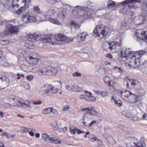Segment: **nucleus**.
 <instances>
[{"label": "nucleus", "mask_w": 147, "mask_h": 147, "mask_svg": "<svg viewBox=\"0 0 147 147\" xmlns=\"http://www.w3.org/2000/svg\"><path fill=\"white\" fill-rule=\"evenodd\" d=\"M45 19V16L41 12L38 14L35 13L34 12L31 13L30 12L26 13L24 15L22 19L24 22H32L38 21H43Z\"/></svg>", "instance_id": "f257e3e1"}, {"label": "nucleus", "mask_w": 147, "mask_h": 147, "mask_svg": "<svg viewBox=\"0 0 147 147\" xmlns=\"http://www.w3.org/2000/svg\"><path fill=\"white\" fill-rule=\"evenodd\" d=\"M66 37L61 34L50 36L48 37L43 38L41 41L44 44L50 43L53 45L59 44V41L66 40Z\"/></svg>", "instance_id": "f03ea898"}, {"label": "nucleus", "mask_w": 147, "mask_h": 147, "mask_svg": "<svg viewBox=\"0 0 147 147\" xmlns=\"http://www.w3.org/2000/svg\"><path fill=\"white\" fill-rule=\"evenodd\" d=\"M62 84L61 81H58L55 82V86H51L48 85H45L42 88V91L44 93L48 94L49 93H55L58 91L57 90L61 87Z\"/></svg>", "instance_id": "7ed1b4c3"}, {"label": "nucleus", "mask_w": 147, "mask_h": 147, "mask_svg": "<svg viewBox=\"0 0 147 147\" xmlns=\"http://www.w3.org/2000/svg\"><path fill=\"white\" fill-rule=\"evenodd\" d=\"M107 28L100 26H97L94 30L92 34L95 36H98L101 38H105L107 35L108 32L107 31Z\"/></svg>", "instance_id": "20e7f679"}, {"label": "nucleus", "mask_w": 147, "mask_h": 147, "mask_svg": "<svg viewBox=\"0 0 147 147\" xmlns=\"http://www.w3.org/2000/svg\"><path fill=\"white\" fill-rule=\"evenodd\" d=\"M6 28L7 30L3 32V34L5 36L17 34L18 33L19 28L16 26L9 24L6 25Z\"/></svg>", "instance_id": "39448f33"}, {"label": "nucleus", "mask_w": 147, "mask_h": 147, "mask_svg": "<svg viewBox=\"0 0 147 147\" xmlns=\"http://www.w3.org/2000/svg\"><path fill=\"white\" fill-rule=\"evenodd\" d=\"M74 14L76 16L82 17V18H86L88 14V12L83 10L80 7H76L73 11Z\"/></svg>", "instance_id": "423d86ee"}, {"label": "nucleus", "mask_w": 147, "mask_h": 147, "mask_svg": "<svg viewBox=\"0 0 147 147\" xmlns=\"http://www.w3.org/2000/svg\"><path fill=\"white\" fill-rule=\"evenodd\" d=\"M136 58V56L134 55L131 57L128 64L129 67L134 68L138 67L140 64V61Z\"/></svg>", "instance_id": "0eeeda50"}, {"label": "nucleus", "mask_w": 147, "mask_h": 147, "mask_svg": "<svg viewBox=\"0 0 147 147\" xmlns=\"http://www.w3.org/2000/svg\"><path fill=\"white\" fill-rule=\"evenodd\" d=\"M126 146L128 147H146L143 137H141L140 142H132L131 143H126Z\"/></svg>", "instance_id": "6e6552de"}, {"label": "nucleus", "mask_w": 147, "mask_h": 147, "mask_svg": "<svg viewBox=\"0 0 147 147\" xmlns=\"http://www.w3.org/2000/svg\"><path fill=\"white\" fill-rule=\"evenodd\" d=\"M95 115L91 112H87L84 114L83 119V124L86 126L88 125L89 123L90 122L91 119Z\"/></svg>", "instance_id": "1a4fd4ad"}, {"label": "nucleus", "mask_w": 147, "mask_h": 147, "mask_svg": "<svg viewBox=\"0 0 147 147\" xmlns=\"http://www.w3.org/2000/svg\"><path fill=\"white\" fill-rule=\"evenodd\" d=\"M26 2V0H19V3L21 6V7L16 11V13L18 14H20L24 12L28 8V4Z\"/></svg>", "instance_id": "9d476101"}, {"label": "nucleus", "mask_w": 147, "mask_h": 147, "mask_svg": "<svg viewBox=\"0 0 147 147\" xmlns=\"http://www.w3.org/2000/svg\"><path fill=\"white\" fill-rule=\"evenodd\" d=\"M65 18V16L62 13H60L58 15L56 19L51 18L49 21L51 23L59 25L61 22H63Z\"/></svg>", "instance_id": "9b49d317"}, {"label": "nucleus", "mask_w": 147, "mask_h": 147, "mask_svg": "<svg viewBox=\"0 0 147 147\" xmlns=\"http://www.w3.org/2000/svg\"><path fill=\"white\" fill-rule=\"evenodd\" d=\"M136 36L140 39L145 40L147 42V31H144L141 29L137 30Z\"/></svg>", "instance_id": "f8f14e48"}, {"label": "nucleus", "mask_w": 147, "mask_h": 147, "mask_svg": "<svg viewBox=\"0 0 147 147\" xmlns=\"http://www.w3.org/2000/svg\"><path fill=\"white\" fill-rule=\"evenodd\" d=\"M140 95H136L131 92L127 101L131 103H136L140 100Z\"/></svg>", "instance_id": "ddd939ff"}, {"label": "nucleus", "mask_w": 147, "mask_h": 147, "mask_svg": "<svg viewBox=\"0 0 147 147\" xmlns=\"http://www.w3.org/2000/svg\"><path fill=\"white\" fill-rule=\"evenodd\" d=\"M39 58L36 57L34 55H29L28 59V62L30 64L36 65L39 61Z\"/></svg>", "instance_id": "4468645a"}, {"label": "nucleus", "mask_w": 147, "mask_h": 147, "mask_svg": "<svg viewBox=\"0 0 147 147\" xmlns=\"http://www.w3.org/2000/svg\"><path fill=\"white\" fill-rule=\"evenodd\" d=\"M40 36L39 34L34 33L32 34H29V36H28L27 38L28 41L33 42L38 40L40 38Z\"/></svg>", "instance_id": "2eb2a0df"}, {"label": "nucleus", "mask_w": 147, "mask_h": 147, "mask_svg": "<svg viewBox=\"0 0 147 147\" xmlns=\"http://www.w3.org/2000/svg\"><path fill=\"white\" fill-rule=\"evenodd\" d=\"M125 80H126L127 82H130L131 85L134 86H139L140 83V81L137 80L130 79L127 77L125 78ZM127 86H129V84L128 82H127Z\"/></svg>", "instance_id": "dca6fc26"}, {"label": "nucleus", "mask_w": 147, "mask_h": 147, "mask_svg": "<svg viewBox=\"0 0 147 147\" xmlns=\"http://www.w3.org/2000/svg\"><path fill=\"white\" fill-rule=\"evenodd\" d=\"M121 96L123 99L127 101L128 100L129 96L131 94V92L128 90H125L123 92H120Z\"/></svg>", "instance_id": "f3484780"}, {"label": "nucleus", "mask_w": 147, "mask_h": 147, "mask_svg": "<svg viewBox=\"0 0 147 147\" xmlns=\"http://www.w3.org/2000/svg\"><path fill=\"white\" fill-rule=\"evenodd\" d=\"M87 35V33L86 32H83L77 36V39L79 42L84 41L86 38V36Z\"/></svg>", "instance_id": "a211bd4d"}, {"label": "nucleus", "mask_w": 147, "mask_h": 147, "mask_svg": "<svg viewBox=\"0 0 147 147\" xmlns=\"http://www.w3.org/2000/svg\"><path fill=\"white\" fill-rule=\"evenodd\" d=\"M46 140V141H49L50 142L53 144H60L62 143V141L58 139L55 138L54 137H51L49 136Z\"/></svg>", "instance_id": "6ab92c4d"}, {"label": "nucleus", "mask_w": 147, "mask_h": 147, "mask_svg": "<svg viewBox=\"0 0 147 147\" xmlns=\"http://www.w3.org/2000/svg\"><path fill=\"white\" fill-rule=\"evenodd\" d=\"M49 66H47L39 71V73L42 75H50Z\"/></svg>", "instance_id": "aec40b11"}, {"label": "nucleus", "mask_w": 147, "mask_h": 147, "mask_svg": "<svg viewBox=\"0 0 147 147\" xmlns=\"http://www.w3.org/2000/svg\"><path fill=\"white\" fill-rule=\"evenodd\" d=\"M117 42H112L111 43H109V49L110 50L113 51V52H115L118 50L116 46Z\"/></svg>", "instance_id": "412c9836"}, {"label": "nucleus", "mask_w": 147, "mask_h": 147, "mask_svg": "<svg viewBox=\"0 0 147 147\" xmlns=\"http://www.w3.org/2000/svg\"><path fill=\"white\" fill-rule=\"evenodd\" d=\"M10 5L9 0H0V7L2 5L5 7H8Z\"/></svg>", "instance_id": "4be33fe9"}, {"label": "nucleus", "mask_w": 147, "mask_h": 147, "mask_svg": "<svg viewBox=\"0 0 147 147\" xmlns=\"http://www.w3.org/2000/svg\"><path fill=\"white\" fill-rule=\"evenodd\" d=\"M18 103L19 104L18 105V107H27L30 108V103L28 101H25L23 102H22L20 101H18Z\"/></svg>", "instance_id": "5701e85b"}, {"label": "nucleus", "mask_w": 147, "mask_h": 147, "mask_svg": "<svg viewBox=\"0 0 147 147\" xmlns=\"http://www.w3.org/2000/svg\"><path fill=\"white\" fill-rule=\"evenodd\" d=\"M18 101H19L18 100V98L16 96V99L12 100L10 102H9L8 104L11 106H18V105L19 104L18 103Z\"/></svg>", "instance_id": "b1692460"}, {"label": "nucleus", "mask_w": 147, "mask_h": 147, "mask_svg": "<svg viewBox=\"0 0 147 147\" xmlns=\"http://www.w3.org/2000/svg\"><path fill=\"white\" fill-rule=\"evenodd\" d=\"M18 101H19L18 100V98L16 96V99L12 100L10 102H9L8 104L11 106H18V105L19 104L18 103Z\"/></svg>", "instance_id": "393cba45"}, {"label": "nucleus", "mask_w": 147, "mask_h": 147, "mask_svg": "<svg viewBox=\"0 0 147 147\" xmlns=\"http://www.w3.org/2000/svg\"><path fill=\"white\" fill-rule=\"evenodd\" d=\"M85 110H88L89 111L88 112H91L92 113H94L95 114V115H94V116L96 115V114L98 113L94 109V108L92 107L85 108L82 110V111H84Z\"/></svg>", "instance_id": "a878e982"}, {"label": "nucleus", "mask_w": 147, "mask_h": 147, "mask_svg": "<svg viewBox=\"0 0 147 147\" xmlns=\"http://www.w3.org/2000/svg\"><path fill=\"white\" fill-rule=\"evenodd\" d=\"M49 68L50 69L49 70L50 75H55L58 72V70L56 68L49 66Z\"/></svg>", "instance_id": "bb28decb"}, {"label": "nucleus", "mask_w": 147, "mask_h": 147, "mask_svg": "<svg viewBox=\"0 0 147 147\" xmlns=\"http://www.w3.org/2000/svg\"><path fill=\"white\" fill-rule=\"evenodd\" d=\"M18 2H19V0H13L12 3V7L15 9L16 10L17 8L19 6V4H18Z\"/></svg>", "instance_id": "cd10ccee"}, {"label": "nucleus", "mask_w": 147, "mask_h": 147, "mask_svg": "<svg viewBox=\"0 0 147 147\" xmlns=\"http://www.w3.org/2000/svg\"><path fill=\"white\" fill-rule=\"evenodd\" d=\"M97 94L98 95H101L103 97L108 96L109 93L106 91H98L97 92Z\"/></svg>", "instance_id": "c85d7f7f"}, {"label": "nucleus", "mask_w": 147, "mask_h": 147, "mask_svg": "<svg viewBox=\"0 0 147 147\" xmlns=\"http://www.w3.org/2000/svg\"><path fill=\"white\" fill-rule=\"evenodd\" d=\"M137 2L140 3V1L139 0H125L124 1L121 2V4L122 5H125V4H128L131 2Z\"/></svg>", "instance_id": "c756f323"}, {"label": "nucleus", "mask_w": 147, "mask_h": 147, "mask_svg": "<svg viewBox=\"0 0 147 147\" xmlns=\"http://www.w3.org/2000/svg\"><path fill=\"white\" fill-rule=\"evenodd\" d=\"M56 11L53 9H50L48 10L46 12V14L48 16H53L55 13Z\"/></svg>", "instance_id": "7c9ffc66"}, {"label": "nucleus", "mask_w": 147, "mask_h": 147, "mask_svg": "<svg viewBox=\"0 0 147 147\" xmlns=\"http://www.w3.org/2000/svg\"><path fill=\"white\" fill-rule=\"evenodd\" d=\"M145 53H146V49L145 50H141L138 51H137L136 54V55H136V57L138 58V57H137L138 55L140 56V57H141L144 55Z\"/></svg>", "instance_id": "2f4dec72"}, {"label": "nucleus", "mask_w": 147, "mask_h": 147, "mask_svg": "<svg viewBox=\"0 0 147 147\" xmlns=\"http://www.w3.org/2000/svg\"><path fill=\"white\" fill-rule=\"evenodd\" d=\"M142 20L144 22L147 21V12L146 16L143 17L142 16H140V18H138V21L139 22L138 24H142V23L140 21V20Z\"/></svg>", "instance_id": "473e14b6"}, {"label": "nucleus", "mask_w": 147, "mask_h": 147, "mask_svg": "<svg viewBox=\"0 0 147 147\" xmlns=\"http://www.w3.org/2000/svg\"><path fill=\"white\" fill-rule=\"evenodd\" d=\"M33 11L31 12L33 13V12L35 13L38 14V13H41V11L37 5H35L34 7ZM31 13V12H30Z\"/></svg>", "instance_id": "72a5a7b5"}, {"label": "nucleus", "mask_w": 147, "mask_h": 147, "mask_svg": "<svg viewBox=\"0 0 147 147\" xmlns=\"http://www.w3.org/2000/svg\"><path fill=\"white\" fill-rule=\"evenodd\" d=\"M51 108H48L43 109L42 111V113L44 114H48L51 112Z\"/></svg>", "instance_id": "f704fd0d"}, {"label": "nucleus", "mask_w": 147, "mask_h": 147, "mask_svg": "<svg viewBox=\"0 0 147 147\" xmlns=\"http://www.w3.org/2000/svg\"><path fill=\"white\" fill-rule=\"evenodd\" d=\"M115 5V3L112 1H109L108 2L107 6L109 8H112Z\"/></svg>", "instance_id": "c9c22d12"}, {"label": "nucleus", "mask_w": 147, "mask_h": 147, "mask_svg": "<svg viewBox=\"0 0 147 147\" xmlns=\"http://www.w3.org/2000/svg\"><path fill=\"white\" fill-rule=\"evenodd\" d=\"M105 82L107 84H108L110 86H111V81L109 78L107 76H105L103 78Z\"/></svg>", "instance_id": "e433bc0d"}, {"label": "nucleus", "mask_w": 147, "mask_h": 147, "mask_svg": "<svg viewBox=\"0 0 147 147\" xmlns=\"http://www.w3.org/2000/svg\"><path fill=\"white\" fill-rule=\"evenodd\" d=\"M102 47L104 51H107V50L109 49V44L104 43L102 44Z\"/></svg>", "instance_id": "4c0bfd02"}, {"label": "nucleus", "mask_w": 147, "mask_h": 147, "mask_svg": "<svg viewBox=\"0 0 147 147\" xmlns=\"http://www.w3.org/2000/svg\"><path fill=\"white\" fill-rule=\"evenodd\" d=\"M16 98V96L14 95H9L7 97V99L9 101V102H10L11 101Z\"/></svg>", "instance_id": "58836bf2"}, {"label": "nucleus", "mask_w": 147, "mask_h": 147, "mask_svg": "<svg viewBox=\"0 0 147 147\" xmlns=\"http://www.w3.org/2000/svg\"><path fill=\"white\" fill-rule=\"evenodd\" d=\"M71 25L75 28H80V24L78 23H76L75 22H71Z\"/></svg>", "instance_id": "ea45409f"}, {"label": "nucleus", "mask_w": 147, "mask_h": 147, "mask_svg": "<svg viewBox=\"0 0 147 147\" xmlns=\"http://www.w3.org/2000/svg\"><path fill=\"white\" fill-rule=\"evenodd\" d=\"M22 84L24 88L26 89H29L30 88L29 85L27 82H23Z\"/></svg>", "instance_id": "a19ab883"}, {"label": "nucleus", "mask_w": 147, "mask_h": 147, "mask_svg": "<svg viewBox=\"0 0 147 147\" xmlns=\"http://www.w3.org/2000/svg\"><path fill=\"white\" fill-rule=\"evenodd\" d=\"M118 127L123 131H125L126 132H128V128L126 127L121 125H119L118 126Z\"/></svg>", "instance_id": "79ce46f5"}, {"label": "nucleus", "mask_w": 147, "mask_h": 147, "mask_svg": "<svg viewBox=\"0 0 147 147\" xmlns=\"http://www.w3.org/2000/svg\"><path fill=\"white\" fill-rule=\"evenodd\" d=\"M96 100V98L94 96H88L87 97V100L90 101H95Z\"/></svg>", "instance_id": "37998d69"}, {"label": "nucleus", "mask_w": 147, "mask_h": 147, "mask_svg": "<svg viewBox=\"0 0 147 147\" xmlns=\"http://www.w3.org/2000/svg\"><path fill=\"white\" fill-rule=\"evenodd\" d=\"M72 84H70L65 86V88L69 91H73V88L72 87Z\"/></svg>", "instance_id": "c03bdc74"}, {"label": "nucleus", "mask_w": 147, "mask_h": 147, "mask_svg": "<svg viewBox=\"0 0 147 147\" xmlns=\"http://www.w3.org/2000/svg\"><path fill=\"white\" fill-rule=\"evenodd\" d=\"M89 140L92 142L94 141L97 140L95 136L92 134L90 135L89 137Z\"/></svg>", "instance_id": "a18cd8bd"}, {"label": "nucleus", "mask_w": 147, "mask_h": 147, "mask_svg": "<svg viewBox=\"0 0 147 147\" xmlns=\"http://www.w3.org/2000/svg\"><path fill=\"white\" fill-rule=\"evenodd\" d=\"M126 53L125 52V51L123 50L121 51L120 54H119V55L120 57H125L126 56Z\"/></svg>", "instance_id": "49530a36"}, {"label": "nucleus", "mask_w": 147, "mask_h": 147, "mask_svg": "<svg viewBox=\"0 0 147 147\" xmlns=\"http://www.w3.org/2000/svg\"><path fill=\"white\" fill-rule=\"evenodd\" d=\"M9 43V41L8 40H1L0 41V43L2 45H5L6 44H8Z\"/></svg>", "instance_id": "de8ad7c7"}, {"label": "nucleus", "mask_w": 147, "mask_h": 147, "mask_svg": "<svg viewBox=\"0 0 147 147\" xmlns=\"http://www.w3.org/2000/svg\"><path fill=\"white\" fill-rule=\"evenodd\" d=\"M76 130L77 129L74 127H71L70 128L71 132L74 134H75Z\"/></svg>", "instance_id": "09e8293b"}, {"label": "nucleus", "mask_w": 147, "mask_h": 147, "mask_svg": "<svg viewBox=\"0 0 147 147\" xmlns=\"http://www.w3.org/2000/svg\"><path fill=\"white\" fill-rule=\"evenodd\" d=\"M115 105L117 107H120L122 106V102L119 100H116L114 102Z\"/></svg>", "instance_id": "8fccbe9b"}, {"label": "nucleus", "mask_w": 147, "mask_h": 147, "mask_svg": "<svg viewBox=\"0 0 147 147\" xmlns=\"http://www.w3.org/2000/svg\"><path fill=\"white\" fill-rule=\"evenodd\" d=\"M1 136H6V138L8 139H9L10 137V136H9L8 133L5 131L2 134H1Z\"/></svg>", "instance_id": "3c124183"}, {"label": "nucleus", "mask_w": 147, "mask_h": 147, "mask_svg": "<svg viewBox=\"0 0 147 147\" xmlns=\"http://www.w3.org/2000/svg\"><path fill=\"white\" fill-rule=\"evenodd\" d=\"M51 112H52L55 115H57L59 114L58 111L56 109H54L53 107L51 108Z\"/></svg>", "instance_id": "603ef678"}, {"label": "nucleus", "mask_w": 147, "mask_h": 147, "mask_svg": "<svg viewBox=\"0 0 147 147\" xmlns=\"http://www.w3.org/2000/svg\"><path fill=\"white\" fill-rule=\"evenodd\" d=\"M49 136V135L46 134H42V139L45 141H46V140L47 138H49L48 137Z\"/></svg>", "instance_id": "864d4df0"}, {"label": "nucleus", "mask_w": 147, "mask_h": 147, "mask_svg": "<svg viewBox=\"0 0 147 147\" xmlns=\"http://www.w3.org/2000/svg\"><path fill=\"white\" fill-rule=\"evenodd\" d=\"M27 79L30 81H31L33 79V76L31 75H28L26 77Z\"/></svg>", "instance_id": "5fc2aeb1"}, {"label": "nucleus", "mask_w": 147, "mask_h": 147, "mask_svg": "<svg viewBox=\"0 0 147 147\" xmlns=\"http://www.w3.org/2000/svg\"><path fill=\"white\" fill-rule=\"evenodd\" d=\"M72 75L74 76H81V74L78 72L73 73Z\"/></svg>", "instance_id": "6e6d98bb"}, {"label": "nucleus", "mask_w": 147, "mask_h": 147, "mask_svg": "<svg viewBox=\"0 0 147 147\" xmlns=\"http://www.w3.org/2000/svg\"><path fill=\"white\" fill-rule=\"evenodd\" d=\"M96 140L98 145L99 146H101L103 145V142L101 140L98 139H97Z\"/></svg>", "instance_id": "4d7b16f0"}, {"label": "nucleus", "mask_w": 147, "mask_h": 147, "mask_svg": "<svg viewBox=\"0 0 147 147\" xmlns=\"http://www.w3.org/2000/svg\"><path fill=\"white\" fill-rule=\"evenodd\" d=\"M87 95H84V94L81 95L80 96V99H84L86 100H87Z\"/></svg>", "instance_id": "13d9d810"}, {"label": "nucleus", "mask_w": 147, "mask_h": 147, "mask_svg": "<svg viewBox=\"0 0 147 147\" xmlns=\"http://www.w3.org/2000/svg\"><path fill=\"white\" fill-rule=\"evenodd\" d=\"M42 101L40 100H39L38 101H36V102L33 101V104L36 105H40L42 104Z\"/></svg>", "instance_id": "bf43d9fd"}, {"label": "nucleus", "mask_w": 147, "mask_h": 147, "mask_svg": "<svg viewBox=\"0 0 147 147\" xmlns=\"http://www.w3.org/2000/svg\"><path fill=\"white\" fill-rule=\"evenodd\" d=\"M69 109V106L68 105H66L64 107L63 109L64 111H66L68 110Z\"/></svg>", "instance_id": "052dcab7"}, {"label": "nucleus", "mask_w": 147, "mask_h": 147, "mask_svg": "<svg viewBox=\"0 0 147 147\" xmlns=\"http://www.w3.org/2000/svg\"><path fill=\"white\" fill-rule=\"evenodd\" d=\"M52 126L54 130H57L59 129V127L57 125H52Z\"/></svg>", "instance_id": "680f3d73"}, {"label": "nucleus", "mask_w": 147, "mask_h": 147, "mask_svg": "<svg viewBox=\"0 0 147 147\" xmlns=\"http://www.w3.org/2000/svg\"><path fill=\"white\" fill-rule=\"evenodd\" d=\"M122 115L126 117V115H129L130 113L129 112H126L125 111H123L122 112Z\"/></svg>", "instance_id": "e2e57ef3"}, {"label": "nucleus", "mask_w": 147, "mask_h": 147, "mask_svg": "<svg viewBox=\"0 0 147 147\" xmlns=\"http://www.w3.org/2000/svg\"><path fill=\"white\" fill-rule=\"evenodd\" d=\"M106 57L112 59L113 58V56L110 53H109L107 54Z\"/></svg>", "instance_id": "0e129e2a"}, {"label": "nucleus", "mask_w": 147, "mask_h": 147, "mask_svg": "<svg viewBox=\"0 0 147 147\" xmlns=\"http://www.w3.org/2000/svg\"><path fill=\"white\" fill-rule=\"evenodd\" d=\"M96 123V121H92L90 123H89L88 126H91L94 124Z\"/></svg>", "instance_id": "69168bd1"}, {"label": "nucleus", "mask_w": 147, "mask_h": 147, "mask_svg": "<svg viewBox=\"0 0 147 147\" xmlns=\"http://www.w3.org/2000/svg\"><path fill=\"white\" fill-rule=\"evenodd\" d=\"M27 66L24 64H22L20 66V67L22 70L25 71L26 68Z\"/></svg>", "instance_id": "338daca9"}, {"label": "nucleus", "mask_w": 147, "mask_h": 147, "mask_svg": "<svg viewBox=\"0 0 147 147\" xmlns=\"http://www.w3.org/2000/svg\"><path fill=\"white\" fill-rule=\"evenodd\" d=\"M127 26V24L126 22L123 23V24H122L121 27L122 28H125Z\"/></svg>", "instance_id": "774afa93"}]
</instances>
